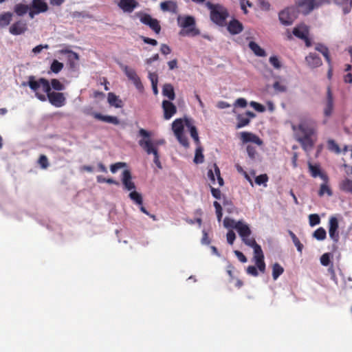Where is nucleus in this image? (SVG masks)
Wrapping results in <instances>:
<instances>
[{"label":"nucleus","mask_w":352,"mask_h":352,"mask_svg":"<svg viewBox=\"0 0 352 352\" xmlns=\"http://www.w3.org/2000/svg\"><path fill=\"white\" fill-rule=\"evenodd\" d=\"M23 85H28L35 93L36 97L42 102L47 99L55 107H61L66 104L65 94L62 92L52 91L50 82L44 78L36 80L34 76H30L28 82H23Z\"/></svg>","instance_id":"1"},{"label":"nucleus","mask_w":352,"mask_h":352,"mask_svg":"<svg viewBox=\"0 0 352 352\" xmlns=\"http://www.w3.org/2000/svg\"><path fill=\"white\" fill-rule=\"evenodd\" d=\"M242 241L254 250L253 262L255 265L248 266L247 273L252 276H258V272L264 274L266 265L264 261V254L261 247L256 243L255 239L251 235L241 237Z\"/></svg>","instance_id":"2"},{"label":"nucleus","mask_w":352,"mask_h":352,"mask_svg":"<svg viewBox=\"0 0 352 352\" xmlns=\"http://www.w3.org/2000/svg\"><path fill=\"white\" fill-rule=\"evenodd\" d=\"M294 131H297L296 138L300 143L305 152L309 151L314 146L316 141L315 133L316 126L313 122L304 121L298 126H293Z\"/></svg>","instance_id":"3"},{"label":"nucleus","mask_w":352,"mask_h":352,"mask_svg":"<svg viewBox=\"0 0 352 352\" xmlns=\"http://www.w3.org/2000/svg\"><path fill=\"white\" fill-rule=\"evenodd\" d=\"M138 135L141 138L138 144L147 154H157L158 147L165 144L164 139L154 138L152 133L146 129H140Z\"/></svg>","instance_id":"4"},{"label":"nucleus","mask_w":352,"mask_h":352,"mask_svg":"<svg viewBox=\"0 0 352 352\" xmlns=\"http://www.w3.org/2000/svg\"><path fill=\"white\" fill-rule=\"evenodd\" d=\"M177 24L182 28L179 32L181 36H195L200 34V32L195 27V19L192 16H179L177 17Z\"/></svg>","instance_id":"5"},{"label":"nucleus","mask_w":352,"mask_h":352,"mask_svg":"<svg viewBox=\"0 0 352 352\" xmlns=\"http://www.w3.org/2000/svg\"><path fill=\"white\" fill-rule=\"evenodd\" d=\"M206 6L210 10L211 20L219 25H223L228 16L227 10L219 4L214 5L210 2H207Z\"/></svg>","instance_id":"6"},{"label":"nucleus","mask_w":352,"mask_h":352,"mask_svg":"<svg viewBox=\"0 0 352 352\" xmlns=\"http://www.w3.org/2000/svg\"><path fill=\"white\" fill-rule=\"evenodd\" d=\"M223 226L226 228L236 229L240 237L252 234L250 226L242 220L236 221L231 218L226 217L223 220Z\"/></svg>","instance_id":"7"},{"label":"nucleus","mask_w":352,"mask_h":352,"mask_svg":"<svg viewBox=\"0 0 352 352\" xmlns=\"http://www.w3.org/2000/svg\"><path fill=\"white\" fill-rule=\"evenodd\" d=\"M185 126V121L181 118L176 119L172 124V129L174 132L178 141L184 146H188L187 138L184 135V128Z\"/></svg>","instance_id":"8"},{"label":"nucleus","mask_w":352,"mask_h":352,"mask_svg":"<svg viewBox=\"0 0 352 352\" xmlns=\"http://www.w3.org/2000/svg\"><path fill=\"white\" fill-rule=\"evenodd\" d=\"M135 16L140 19L141 23L148 25L156 34L160 32L161 26L157 19H153L150 14L142 12L135 13Z\"/></svg>","instance_id":"9"},{"label":"nucleus","mask_w":352,"mask_h":352,"mask_svg":"<svg viewBox=\"0 0 352 352\" xmlns=\"http://www.w3.org/2000/svg\"><path fill=\"white\" fill-rule=\"evenodd\" d=\"M122 70L128 79L133 83L134 86L138 90V91L142 93L144 90V85L135 70L127 65L123 66Z\"/></svg>","instance_id":"10"},{"label":"nucleus","mask_w":352,"mask_h":352,"mask_svg":"<svg viewBox=\"0 0 352 352\" xmlns=\"http://www.w3.org/2000/svg\"><path fill=\"white\" fill-rule=\"evenodd\" d=\"M297 13L298 11L294 7L287 8L279 12V20L282 24L289 25L297 18Z\"/></svg>","instance_id":"11"},{"label":"nucleus","mask_w":352,"mask_h":352,"mask_svg":"<svg viewBox=\"0 0 352 352\" xmlns=\"http://www.w3.org/2000/svg\"><path fill=\"white\" fill-rule=\"evenodd\" d=\"M208 177L210 179V184L222 186L223 185V179L221 177L220 170L216 164H214L208 172Z\"/></svg>","instance_id":"12"},{"label":"nucleus","mask_w":352,"mask_h":352,"mask_svg":"<svg viewBox=\"0 0 352 352\" xmlns=\"http://www.w3.org/2000/svg\"><path fill=\"white\" fill-rule=\"evenodd\" d=\"M339 224L338 220L336 217H331L329 220L328 230L329 235L331 239L337 243L339 241Z\"/></svg>","instance_id":"13"},{"label":"nucleus","mask_w":352,"mask_h":352,"mask_svg":"<svg viewBox=\"0 0 352 352\" xmlns=\"http://www.w3.org/2000/svg\"><path fill=\"white\" fill-rule=\"evenodd\" d=\"M309 170L311 175L316 178L319 177L323 182L329 181V177L327 174L322 170L318 164H312L308 162Z\"/></svg>","instance_id":"14"},{"label":"nucleus","mask_w":352,"mask_h":352,"mask_svg":"<svg viewBox=\"0 0 352 352\" xmlns=\"http://www.w3.org/2000/svg\"><path fill=\"white\" fill-rule=\"evenodd\" d=\"M162 106L165 120L170 119L177 112V107L171 101L164 100Z\"/></svg>","instance_id":"15"},{"label":"nucleus","mask_w":352,"mask_h":352,"mask_svg":"<svg viewBox=\"0 0 352 352\" xmlns=\"http://www.w3.org/2000/svg\"><path fill=\"white\" fill-rule=\"evenodd\" d=\"M245 116L248 117H245L244 115L239 114L236 116L237 123L236 125V129H239L245 126H248L250 122V118H254L256 117V114L250 111H247L245 112Z\"/></svg>","instance_id":"16"},{"label":"nucleus","mask_w":352,"mask_h":352,"mask_svg":"<svg viewBox=\"0 0 352 352\" xmlns=\"http://www.w3.org/2000/svg\"><path fill=\"white\" fill-rule=\"evenodd\" d=\"M118 7L124 12L131 13L138 6L136 0H120Z\"/></svg>","instance_id":"17"},{"label":"nucleus","mask_w":352,"mask_h":352,"mask_svg":"<svg viewBox=\"0 0 352 352\" xmlns=\"http://www.w3.org/2000/svg\"><path fill=\"white\" fill-rule=\"evenodd\" d=\"M314 1L315 0H298V12H301L305 15L309 14L314 8Z\"/></svg>","instance_id":"18"},{"label":"nucleus","mask_w":352,"mask_h":352,"mask_svg":"<svg viewBox=\"0 0 352 352\" xmlns=\"http://www.w3.org/2000/svg\"><path fill=\"white\" fill-rule=\"evenodd\" d=\"M122 182L125 190L132 191L135 189V185L132 180L131 173L127 170H124L122 172Z\"/></svg>","instance_id":"19"},{"label":"nucleus","mask_w":352,"mask_h":352,"mask_svg":"<svg viewBox=\"0 0 352 352\" xmlns=\"http://www.w3.org/2000/svg\"><path fill=\"white\" fill-rule=\"evenodd\" d=\"M28 29L27 23L23 21H18L14 23L9 29L10 34L20 35L23 34Z\"/></svg>","instance_id":"20"},{"label":"nucleus","mask_w":352,"mask_h":352,"mask_svg":"<svg viewBox=\"0 0 352 352\" xmlns=\"http://www.w3.org/2000/svg\"><path fill=\"white\" fill-rule=\"evenodd\" d=\"M241 139L245 143L252 142L258 146H261L263 144V141L258 136L250 132L245 131L241 133Z\"/></svg>","instance_id":"21"},{"label":"nucleus","mask_w":352,"mask_h":352,"mask_svg":"<svg viewBox=\"0 0 352 352\" xmlns=\"http://www.w3.org/2000/svg\"><path fill=\"white\" fill-rule=\"evenodd\" d=\"M333 109V98L330 87H328L327 92V101L324 109V114L326 117H329L332 114Z\"/></svg>","instance_id":"22"},{"label":"nucleus","mask_w":352,"mask_h":352,"mask_svg":"<svg viewBox=\"0 0 352 352\" xmlns=\"http://www.w3.org/2000/svg\"><path fill=\"white\" fill-rule=\"evenodd\" d=\"M92 116H94V118L104 122L111 123L115 125H118L120 124L119 119L116 116H103L101 113L96 112L93 113Z\"/></svg>","instance_id":"23"},{"label":"nucleus","mask_w":352,"mask_h":352,"mask_svg":"<svg viewBox=\"0 0 352 352\" xmlns=\"http://www.w3.org/2000/svg\"><path fill=\"white\" fill-rule=\"evenodd\" d=\"M305 60L307 65L311 68H316L322 65L321 58L315 53H310L306 56Z\"/></svg>","instance_id":"24"},{"label":"nucleus","mask_w":352,"mask_h":352,"mask_svg":"<svg viewBox=\"0 0 352 352\" xmlns=\"http://www.w3.org/2000/svg\"><path fill=\"white\" fill-rule=\"evenodd\" d=\"M184 121H185V126L189 130L190 136L195 140V143H197V144L199 143V140L197 130L196 126L193 125L192 120L190 118H184Z\"/></svg>","instance_id":"25"},{"label":"nucleus","mask_w":352,"mask_h":352,"mask_svg":"<svg viewBox=\"0 0 352 352\" xmlns=\"http://www.w3.org/2000/svg\"><path fill=\"white\" fill-rule=\"evenodd\" d=\"M160 8L163 12L176 13L177 11V4L172 0L165 1L160 3Z\"/></svg>","instance_id":"26"},{"label":"nucleus","mask_w":352,"mask_h":352,"mask_svg":"<svg viewBox=\"0 0 352 352\" xmlns=\"http://www.w3.org/2000/svg\"><path fill=\"white\" fill-rule=\"evenodd\" d=\"M293 34L300 39L305 38L309 35V28L307 25H300L293 30Z\"/></svg>","instance_id":"27"},{"label":"nucleus","mask_w":352,"mask_h":352,"mask_svg":"<svg viewBox=\"0 0 352 352\" xmlns=\"http://www.w3.org/2000/svg\"><path fill=\"white\" fill-rule=\"evenodd\" d=\"M228 30L232 34H239L243 30V25L239 21L233 19L228 23Z\"/></svg>","instance_id":"28"},{"label":"nucleus","mask_w":352,"mask_h":352,"mask_svg":"<svg viewBox=\"0 0 352 352\" xmlns=\"http://www.w3.org/2000/svg\"><path fill=\"white\" fill-rule=\"evenodd\" d=\"M31 7L38 14L45 12L49 9L47 3L41 0H32Z\"/></svg>","instance_id":"29"},{"label":"nucleus","mask_w":352,"mask_h":352,"mask_svg":"<svg viewBox=\"0 0 352 352\" xmlns=\"http://www.w3.org/2000/svg\"><path fill=\"white\" fill-rule=\"evenodd\" d=\"M162 94L167 97L169 101L175 100V94L173 86L170 83L164 84L162 88Z\"/></svg>","instance_id":"30"},{"label":"nucleus","mask_w":352,"mask_h":352,"mask_svg":"<svg viewBox=\"0 0 352 352\" xmlns=\"http://www.w3.org/2000/svg\"><path fill=\"white\" fill-rule=\"evenodd\" d=\"M108 102L111 106L116 108L122 107V101L114 93L109 92L107 97Z\"/></svg>","instance_id":"31"},{"label":"nucleus","mask_w":352,"mask_h":352,"mask_svg":"<svg viewBox=\"0 0 352 352\" xmlns=\"http://www.w3.org/2000/svg\"><path fill=\"white\" fill-rule=\"evenodd\" d=\"M248 46L256 56L260 57H264L266 56L265 51L254 41H250L248 44Z\"/></svg>","instance_id":"32"},{"label":"nucleus","mask_w":352,"mask_h":352,"mask_svg":"<svg viewBox=\"0 0 352 352\" xmlns=\"http://www.w3.org/2000/svg\"><path fill=\"white\" fill-rule=\"evenodd\" d=\"M129 198L136 204L142 205L143 199L142 195L135 190L130 191L129 195Z\"/></svg>","instance_id":"33"},{"label":"nucleus","mask_w":352,"mask_h":352,"mask_svg":"<svg viewBox=\"0 0 352 352\" xmlns=\"http://www.w3.org/2000/svg\"><path fill=\"white\" fill-rule=\"evenodd\" d=\"M316 50L317 51L320 52L324 56L326 61L328 63L329 65H330L331 60L330 58L329 49L326 46H324L322 44H318L316 47Z\"/></svg>","instance_id":"34"},{"label":"nucleus","mask_w":352,"mask_h":352,"mask_svg":"<svg viewBox=\"0 0 352 352\" xmlns=\"http://www.w3.org/2000/svg\"><path fill=\"white\" fill-rule=\"evenodd\" d=\"M328 182H323V183L320 186V190L318 191V195L320 197L324 196V195H327L328 196L332 195V191L328 186Z\"/></svg>","instance_id":"35"},{"label":"nucleus","mask_w":352,"mask_h":352,"mask_svg":"<svg viewBox=\"0 0 352 352\" xmlns=\"http://www.w3.org/2000/svg\"><path fill=\"white\" fill-rule=\"evenodd\" d=\"M30 8L28 5L23 3H18L14 6V12L18 16H23L28 12Z\"/></svg>","instance_id":"36"},{"label":"nucleus","mask_w":352,"mask_h":352,"mask_svg":"<svg viewBox=\"0 0 352 352\" xmlns=\"http://www.w3.org/2000/svg\"><path fill=\"white\" fill-rule=\"evenodd\" d=\"M340 188L342 191L352 194V180L349 179L342 180L340 184Z\"/></svg>","instance_id":"37"},{"label":"nucleus","mask_w":352,"mask_h":352,"mask_svg":"<svg viewBox=\"0 0 352 352\" xmlns=\"http://www.w3.org/2000/svg\"><path fill=\"white\" fill-rule=\"evenodd\" d=\"M12 17L11 12H4L0 15V25L7 26L10 24Z\"/></svg>","instance_id":"38"},{"label":"nucleus","mask_w":352,"mask_h":352,"mask_svg":"<svg viewBox=\"0 0 352 352\" xmlns=\"http://www.w3.org/2000/svg\"><path fill=\"white\" fill-rule=\"evenodd\" d=\"M313 236L318 241H323L327 236L326 230L323 228L320 227L314 231Z\"/></svg>","instance_id":"39"},{"label":"nucleus","mask_w":352,"mask_h":352,"mask_svg":"<svg viewBox=\"0 0 352 352\" xmlns=\"http://www.w3.org/2000/svg\"><path fill=\"white\" fill-rule=\"evenodd\" d=\"M50 85L51 89H53L55 91H58L57 92H60V91H63L65 88V85L56 78L52 79Z\"/></svg>","instance_id":"40"},{"label":"nucleus","mask_w":352,"mask_h":352,"mask_svg":"<svg viewBox=\"0 0 352 352\" xmlns=\"http://www.w3.org/2000/svg\"><path fill=\"white\" fill-rule=\"evenodd\" d=\"M284 272V269L278 263H274L272 266V276L276 280Z\"/></svg>","instance_id":"41"},{"label":"nucleus","mask_w":352,"mask_h":352,"mask_svg":"<svg viewBox=\"0 0 352 352\" xmlns=\"http://www.w3.org/2000/svg\"><path fill=\"white\" fill-rule=\"evenodd\" d=\"M327 148L330 152L340 153L342 150L338 144L333 140H329L327 141Z\"/></svg>","instance_id":"42"},{"label":"nucleus","mask_w":352,"mask_h":352,"mask_svg":"<svg viewBox=\"0 0 352 352\" xmlns=\"http://www.w3.org/2000/svg\"><path fill=\"white\" fill-rule=\"evenodd\" d=\"M63 68V64L57 60H54L51 64L50 69L54 74H58Z\"/></svg>","instance_id":"43"},{"label":"nucleus","mask_w":352,"mask_h":352,"mask_svg":"<svg viewBox=\"0 0 352 352\" xmlns=\"http://www.w3.org/2000/svg\"><path fill=\"white\" fill-rule=\"evenodd\" d=\"M289 234L291 236L294 245L296 247L297 250L299 252H302L303 245H302V243H300L299 239L297 238V236L295 235V234L292 231H289Z\"/></svg>","instance_id":"44"},{"label":"nucleus","mask_w":352,"mask_h":352,"mask_svg":"<svg viewBox=\"0 0 352 352\" xmlns=\"http://www.w3.org/2000/svg\"><path fill=\"white\" fill-rule=\"evenodd\" d=\"M268 177L266 174L260 175L255 178V183L258 186L263 185L264 187H266Z\"/></svg>","instance_id":"45"},{"label":"nucleus","mask_w":352,"mask_h":352,"mask_svg":"<svg viewBox=\"0 0 352 352\" xmlns=\"http://www.w3.org/2000/svg\"><path fill=\"white\" fill-rule=\"evenodd\" d=\"M340 3L343 6L344 14L350 12L352 7V0H340Z\"/></svg>","instance_id":"46"},{"label":"nucleus","mask_w":352,"mask_h":352,"mask_svg":"<svg viewBox=\"0 0 352 352\" xmlns=\"http://www.w3.org/2000/svg\"><path fill=\"white\" fill-rule=\"evenodd\" d=\"M309 223L311 227L318 225L320 223V219L318 214H311L309 216Z\"/></svg>","instance_id":"47"},{"label":"nucleus","mask_w":352,"mask_h":352,"mask_svg":"<svg viewBox=\"0 0 352 352\" xmlns=\"http://www.w3.org/2000/svg\"><path fill=\"white\" fill-rule=\"evenodd\" d=\"M273 88L274 89L275 91H276L277 92H285L287 91V87L286 85L282 84L281 82H280L279 81H276L274 84H273Z\"/></svg>","instance_id":"48"},{"label":"nucleus","mask_w":352,"mask_h":352,"mask_svg":"<svg viewBox=\"0 0 352 352\" xmlns=\"http://www.w3.org/2000/svg\"><path fill=\"white\" fill-rule=\"evenodd\" d=\"M269 61L274 68L280 69L281 67L280 62L276 56H271Z\"/></svg>","instance_id":"49"},{"label":"nucleus","mask_w":352,"mask_h":352,"mask_svg":"<svg viewBox=\"0 0 352 352\" xmlns=\"http://www.w3.org/2000/svg\"><path fill=\"white\" fill-rule=\"evenodd\" d=\"M250 106L252 107L256 111L258 112H264L265 111V107L256 102L252 101L250 103Z\"/></svg>","instance_id":"50"},{"label":"nucleus","mask_w":352,"mask_h":352,"mask_svg":"<svg viewBox=\"0 0 352 352\" xmlns=\"http://www.w3.org/2000/svg\"><path fill=\"white\" fill-rule=\"evenodd\" d=\"M236 239V234L232 230H230L226 234V239L228 243L230 245H232L234 243V241Z\"/></svg>","instance_id":"51"},{"label":"nucleus","mask_w":352,"mask_h":352,"mask_svg":"<svg viewBox=\"0 0 352 352\" xmlns=\"http://www.w3.org/2000/svg\"><path fill=\"white\" fill-rule=\"evenodd\" d=\"M247 101L243 98H239L236 100L234 105V107H239L241 108H245L247 106Z\"/></svg>","instance_id":"52"},{"label":"nucleus","mask_w":352,"mask_h":352,"mask_svg":"<svg viewBox=\"0 0 352 352\" xmlns=\"http://www.w3.org/2000/svg\"><path fill=\"white\" fill-rule=\"evenodd\" d=\"M320 263L324 266L329 265V264L330 263V256H329V254H327V253H325V254H322L321 258H320Z\"/></svg>","instance_id":"53"},{"label":"nucleus","mask_w":352,"mask_h":352,"mask_svg":"<svg viewBox=\"0 0 352 352\" xmlns=\"http://www.w3.org/2000/svg\"><path fill=\"white\" fill-rule=\"evenodd\" d=\"M125 166L124 163L118 162L114 164H112L110 167V170L113 173H116L119 169L122 168Z\"/></svg>","instance_id":"54"},{"label":"nucleus","mask_w":352,"mask_h":352,"mask_svg":"<svg viewBox=\"0 0 352 352\" xmlns=\"http://www.w3.org/2000/svg\"><path fill=\"white\" fill-rule=\"evenodd\" d=\"M258 5L261 10H269L270 8V3L266 0H258Z\"/></svg>","instance_id":"55"},{"label":"nucleus","mask_w":352,"mask_h":352,"mask_svg":"<svg viewBox=\"0 0 352 352\" xmlns=\"http://www.w3.org/2000/svg\"><path fill=\"white\" fill-rule=\"evenodd\" d=\"M38 162L42 168H46L48 166V160L45 155H41Z\"/></svg>","instance_id":"56"},{"label":"nucleus","mask_w":352,"mask_h":352,"mask_svg":"<svg viewBox=\"0 0 352 352\" xmlns=\"http://www.w3.org/2000/svg\"><path fill=\"white\" fill-rule=\"evenodd\" d=\"M142 40L144 41V43L146 44H150L151 45L155 46L157 45V41L155 39L151 38L148 37H146L144 36H141Z\"/></svg>","instance_id":"57"},{"label":"nucleus","mask_w":352,"mask_h":352,"mask_svg":"<svg viewBox=\"0 0 352 352\" xmlns=\"http://www.w3.org/2000/svg\"><path fill=\"white\" fill-rule=\"evenodd\" d=\"M234 253L236 255V256L238 258V259L241 263H246L247 262L246 257L245 256V255L241 252H240L239 250H234Z\"/></svg>","instance_id":"58"},{"label":"nucleus","mask_w":352,"mask_h":352,"mask_svg":"<svg viewBox=\"0 0 352 352\" xmlns=\"http://www.w3.org/2000/svg\"><path fill=\"white\" fill-rule=\"evenodd\" d=\"M148 78L151 80V85L153 83H158V76L156 73L149 72Z\"/></svg>","instance_id":"59"},{"label":"nucleus","mask_w":352,"mask_h":352,"mask_svg":"<svg viewBox=\"0 0 352 352\" xmlns=\"http://www.w3.org/2000/svg\"><path fill=\"white\" fill-rule=\"evenodd\" d=\"M160 51L164 55H167L171 52L170 47L166 44H162L161 45Z\"/></svg>","instance_id":"60"},{"label":"nucleus","mask_w":352,"mask_h":352,"mask_svg":"<svg viewBox=\"0 0 352 352\" xmlns=\"http://www.w3.org/2000/svg\"><path fill=\"white\" fill-rule=\"evenodd\" d=\"M211 193L214 198L218 199H220L221 191L218 188L211 187Z\"/></svg>","instance_id":"61"},{"label":"nucleus","mask_w":352,"mask_h":352,"mask_svg":"<svg viewBox=\"0 0 352 352\" xmlns=\"http://www.w3.org/2000/svg\"><path fill=\"white\" fill-rule=\"evenodd\" d=\"M67 52L69 54L68 56L69 60L73 59L78 60L79 59V56L76 52H74L72 50H68Z\"/></svg>","instance_id":"62"},{"label":"nucleus","mask_w":352,"mask_h":352,"mask_svg":"<svg viewBox=\"0 0 352 352\" xmlns=\"http://www.w3.org/2000/svg\"><path fill=\"white\" fill-rule=\"evenodd\" d=\"M210 239L208 236V234L205 230H203V237L201 239V243L204 245H208L210 243Z\"/></svg>","instance_id":"63"},{"label":"nucleus","mask_w":352,"mask_h":352,"mask_svg":"<svg viewBox=\"0 0 352 352\" xmlns=\"http://www.w3.org/2000/svg\"><path fill=\"white\" fill-rule=\"evenodd\" d=\"M344 81L346 83H352V74L351 73H348L344 76Z\"/></svg>","instance_id":"64"}]
</instances>
